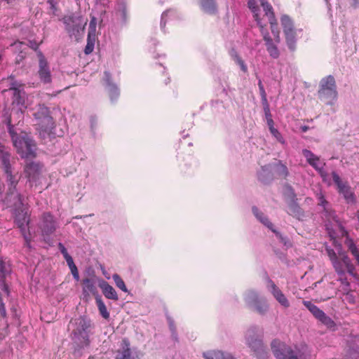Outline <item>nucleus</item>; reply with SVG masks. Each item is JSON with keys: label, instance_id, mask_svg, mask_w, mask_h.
<instances>
[{"label": "nucleus", "instance_id": "6", "mask_svg": "<svg viewBox=\"0 0 359 359\" xmlns=\"http://www.w3.org/2000/svg\"><path fill=\"white\" fill-rule=\"evenodd\" d=\"M248 8L250 9L252 13H253V17L255 21L257 23V25L259 27L260 31L263 35L264 40L266 42V49L269 53L270 55L273 58H277L279 56V51L276 47V46L272 42L271 39L270 38L268 33H266L264 30V26L266 25L262 21L263 18H262L259 15V9L258 6L256 5L255 0H248Z\"/></svg>", "mask_w": 359, "mask_h": 359}, {"label": "nucleus", "instance_id": "40", "mask_svg": "<svg viewBox=\"0 0 359 359\" xmlns=\"http://www.w3.org/2000/svg\"><path fill=\"white\" fill-rule=\"evenodd\" d=\"M69 269H70L71 273H72L74 278L78 281L79 280V271H78L76 266V265L73 266L72 267H71Z\"/></svg>", "mask_w": 359, "mask_h": 359}, {"label": "nucleus", "instance_id": "9", "mask_svg": "<svg viewBox=\"0 0 359 359\" xmlns=\"http://www.w3.org/2000/svg\"><path fill=\"white\" fill-rule=\"evenodd\" d=\"M7 82L8 83V89L6 91H9L12 94L13 104L16 105L22 112L28 107L26 103L27 95L24 90L25 85L15 81L13 77L8 79Z\"/></svg>", "mask_w": 359, "mask_h": 359}, {"label": "nucleus", "instance_id": "52", "mask_svg": "<svg viewBox=\"0 0 359 359\" xmlns=\"http://www.w3.org/2000/svg\"><path fill=\"white\" fill-rule=\"evenodd\" d=\"M6 1H7V2H8V3H9V2H10V0H6Z\"/></svg>", "mask_w": 359, "mask_h": 359}, {"label": "nucleus", "instance_id": "32", "mask_svg": "<svg viewBox=\"0 0 359 359\" xmlns=\"http://www.w3.org/2000/svg\"><path fill=\"white\" fill-rule=\"evenodd\" d=\"M229 54H230L231 59L235 62L236 64H237L240 67L241 69L243 72H247L248 67H247L246 65L245 64L244 61L242 60V58L238 54V53L234 49H232V50H231Z\"/></svg>", "mask_w": 359, "mask_h": 359}, {"label": "nucleus", "instance_id": "28", "mask_svg": "<svg viewBox=\"0 0 359 359\" xmlns=\"http://www.w3.org/2000/svg\"><path fill=\"white\" fill-rule=\"evenodd\" d=\"M200 5L203 12L208 14H215L217 12L215 0H200Z\"/></svg>", "mask_w": 359, "mask_h": 359}, {"label": "nucleus", "instance_id": "1", "mask_svg": "<svg viewBox=\"0 0 359 359\" xmlns=\"http://www.w3.org/2000/svg\"><path fill=\"white\" fill-rule=\"evenodd\" d=\"M333 221L334 224H326V229L331 239L333 241L332 244L334 245V248L326 246L327 255L338 276H344L346 273H348L350 275L355 276L353 265L345 252L342 250L341 245L336 240V231L339 230L343 234L344 230L339 221L335 219L334 217H333Z\"/></svg>", "mask_w": 359, "mask_h": 359}, {"label": "nucleus", "instance_id": "19", "mask_svg": "<svg viewBox=\"0 0 359 359\" xmlns=\"http://www.w3.org/2000/svg\"><path fill=\"white\" fill-rule=\"evenodd\" d=\"M96 29L97 19L95 17L91 16L88 27L87 44L84 50V52L86 55H88L93 51L95 43L96 41Z\"/></svg>", "mask_w": 359, "mask_h": 359}, {"label": "nucleus", "instance_id": "7", "mask_svg": "<svg viewBox=\"0 0 359 359\" xmlns=\"http://www.w3.org/2000/svg\"><path fill=\"white\" fill-rule=\"evenodd\" d=\"M246 344L261 359L266 356V348L262 342V332L257 327L248 329L245 333Z\"/></svg>", "mask_w": 359, "mask_h": 359}, {"label": "nucleus", "instance_id": "44", "mask_svg": "<svg viewBox=\"0 0 359 359\" xmlns=\"http://www.w3.org/2000/svg\"><path fill=\"white\" fill-rule=\"evenodd\" d=\"M0 313L3 317H5L6 315L5 305L2 302V299L0 298Z\"/></svg>", "mask_w": 359, "mask_h": 359}, {"label": "nucleus", "instance_id": "10", "mask_svg": "<svg viewBox=\"0 0 359 359\" xmlns=\"http://www.w3.org/2000/svg\"><path fill=\"white\" fill-rule=\"evenodd\" d=\"M87 21V19H84L81 15H69L63 18L67 32L71 36H74L76 40L83 36Z\"/></svg>", "mask_w": 359, "mask_h": 359}, {"label": "nucleus", "instance_id": "14", "mask_svg": "<svg viewBox=\"0 0 359 359\" xmlns=\"http://www.w3.org/2000/svg\"><path fill=\"white\" fill-rule=\"evenodd\" d=\"M333 181L337 187L338 191L341 194L347 203H353L355 201L354 194L347 182H343L335 172L332 173Z\"/></svg>", "mask_w": 359, "mask_h": 359}, {"label": "nucleus", "instance_id": "43", "mask_svg": "<svg viewBox=\"0 0 359 359\" xmlns=\"http://www.w3.org/2000/svg\"><path fill=\"white\" fill-rule=\"evenodd\" d=\"M318 199L319 201V205H320L325 208V204L327 203V201H325L323 195L321 193L318 194Z\"/></svg>", "mask_w": 359, "mask_h": 359}, {"label": "nucleus", "instance_id": "31", "mask_svg": "<svg viewBox=\"0 0 359 359\" xmlns=\"http://www.w3.org/2000/svg\"><path fill=\"white\" fill-rule=\"evenodd\" d=\"M40 170V165L36 163H27L25 168V172L28 178L32 179L36 177Z\"/></svg>", "mask_w": 359, "mask_h": 359}, {"label": "nucleus", "instance_id": "42", "mask_svg": "<svg viewBox=\"0 0 359 359\" xmlns=\"http://www.w3.org/2000/svg\"><path fill=\"white\" fill-rule=\"evenodd\" d=\"M64 257H65L69 268L72 267L73 266H75L73 259L69 255H67Z\"/></svg>", "mask_w": 359, "mask_h": 359}, {"label": "nucleus", "instance_id": "47", "mask_svg": "<svg viewBox=\"0 0 359 359\" xmlns=\"http://www.w3.org/2000/svg\"><path fill=\"white\" fill-rule=\"evenodd\" d=\"M266 121H267V124H268L269 130L275 128L273 126V121L271 118V117H268V118H266Z\"/></svg>", "mask_w": 359, "mask_h": 359}, {"label": "nucleus", "instance_id": "41", "mask_svg": "<svg viewBox=\"0 0 359 359\" xmlns=\"http://www.w3.org/2000/svg\"><path fill=\"white\" fill-rule=\"evenodd\" d=\"M263 104L266 118H268V117H271L268 102L266 101V103L263 102Z\"/></svg>", "mask_w": 359, "mask_h": 359}, {"label": "nucleus", "instance_id": "17", "mask_svg": "<svg viewBox=\"0 0 359 359\" xmlns=\"http://www.w3.org/2000/svg\"><path fill=\"white\" fill-rule=\"evenodd\" d=\"M303 304L309 309V311L314 316L316 319L320 321L327 327L332 328L334 326V321L312 302L310 301H304Z\"/></svg>", "mask_w": 359, "mask_h": 359}, {"label": "nucleus", "instance_id": "30", "mask_svg": "<svg viewBox=\"0 0 359 359\" xmlns=\"http://www.w3.org/2000/svg\"><path fill=\"white\" fill-rule=\"evenodd\" d=\"M252 212L255 216L257 217L258 220H259L260 222H262L264 226H267L272 231L276 232V231L273 229L272 224L270 222L268 218L264 216V213H262L258 210L257 208L253 207Z\"/></svg>", "mask_w": 359, "mask_h": 359}, {"label": "nucleus", "instance_id": "22", "mask_svg": "<svg viewBox=\"0 0 359 359\" xmlns=\"http://www.w3.org/2000/svg\"><path fill=\"white\" fill-rule=\"evenodd\" d=\"M3 167L6 174L7 180L10 183L9 193L7 197L11 194H16L17 192L14 191L16 184H18V179L15 175L12 174L11 166L10 162H8V156H4L3 158Z\"/></svg>", "mask_w": 359, "mask_h": 359}, {"label": "nucleus", "instance_id": "21", "mask_svg": "<svg viewBox=\"0 0 359 359\" xmlns=\"http://www.w3.org/2000/svg\"><path fill=\"white\" fill-rule=\"evenodd\" d=\"M40 228L43 236H48L53 233L56 229V224L53 216L49 213L43 215L40 224Z\"/></svg>", "mask_w": 359, "mask_h": 359}, {"label": "nucleus", "instance_id": "20", "mask_svg": "<svg viewBox=\"0 0 359 359\" xmlns=\"http://www.w3.org/2000/svg\"><path fill=\"white\" fill-rule=\"evenodd\" d=\"M302 154L309 165H311L313 168L318 170L322 176H323V170L325 165V162L322 161L320 157L315 155L308 149H304L302 151Z\"/></svg>", "mask_w": 359, "mask_h": 359}, {"label": "nucleus", "instance_id": "48", "mask_svg": "<svg viewBox=\"0 0 359 359\" xmlns=\"http://www.w3.org/2000/svg\"><path fill=\"white\" fill-rule=\"evenodd\" d=\"M169 325H170V330L174 332V325H173V323L172 320H169Z\"/></svg>", "mask_w": 359, "mask_h": 359}, {"label": "nucleus", "instance_id": "36", "mask_svg": "<svg viewBox=\"0 0 359 359\" xmlns=\"http://www.w3.org/2000/svg\"><path fill=\"white\" fill-rule=\"evenodd\" d=\"M272 135L282 144H285V140L281 135V134L279 133V131L276 128H273L270 130Z\"/></svg>", "mask_w": 359, "mask_h": 359}, {"label": "nucleus", "instance_id": "8", "mask_svg": "<svg viewBox=\"0 0 359 359\" xmlns=\"http://www.w3.org/2000/svg\"><path fill=\"white\" fill-rule=\"evenodd\" d=\"M318 95L320 99L327 104L332 105L335 103L338 93L335 80L332 76H326L321 80Z\"/></svg>", "mask_w": 359, "mask_h": 359}, {"label": "nucleus", "instance_id": "33", "mask_svg": "<svg viewBox=\"0 0 359 359\" xmlns=\"http://www.w3.org/2000/svg\"><path fill=\"white\" fill-rule=\"evenodd\" d=\"M95 300L100 313L104 319H108L109 318V313L108 312L104 303L100 297H97Z\"/></svg>", "mask_w": 359, "mask_h": 359}, {"label": "nucleus", "instance_id": "5", "mask_svg": "<svg viewBox=\"0 0 359 359\" xmlns=\"http://www.w3.org/2000/svg\"><path fill=\"white\" fill-rule=\"evenodd\" d=\"M271 346L276 359H309V355L305 350L287 346L278 340H273Z\"/></svg>", "mask_w": 359, "mask_h": 359}, {"label": "nucleus", "instance_id": "50", "mask_svg": "<svg viewBox=\"0 0 359 359\" xmlns=\"http://www.w3.org/2000/svg\"><path fill=\"white\" fill-rule=\"evenodd\" d=\"M38 47V45L35 44L34 46H32L33 48L36 49Z\"/></svg>", "mask_w": 359, "mask_h": 359}, {"label": "nucleus", "instance_id": "16", "mask_svg": "<svg viewBox=\"0 0 359 359\" xmlns=\"http://www.w3.org/2000/svg\"><path fill=\"white\" fill-rule=\"evenodd\" d=\"M37 55L39 57V69L37 72L39 79L44 84L50 83L52 75L48 61L41 52H38Z\"/></svg>", "mask_w": 359, "mask_h": 359}, {"label": "nucleus", "instance_id": "45", "mask_svg": "<svg viewBox=\"0 0 359 359\" xmlns=\"http://www.w3.org/2000/svg\"><path fill=\"white\" fill-rule=\"evenodd\" d=\"M171 12L170 11H167L165 12H164L163 14H162V16H161V27H164L165 26V17L167 16L168 13Z\"/></svg>", "mask_w": 359, "mask_h": 359}, {"label": "nucleus", "instance_id": "4", "mask_svg": "<svg viewBox=\"0 0 359 359\" xmlns=\"http://www.w3.org/2000/svg\"><path fill=\"white\" fill-rule=\"evenodd\" d=\"M13 143L18 153L22 158H34L36 154V145L29 136L25 132L15 133L12 128H9Z\"/></svg>", "mask_w": 359, "mask_h": 359}, {"label": "nucleus", "instance_id": "34", "mask_svg": "<svg viewBox=\"0 0 359 359\" xmlns=\"http://www.w3.org/2000/svg\"><path fill=\"white\" fill-rule=\"evenodd\" d=\"M83 292L85 294H89L90 293H93L95 292V287L94 285V283L90 280L89 278H86L83 280Z\"/></svg>", "mask_w": 359, "mask_h": 359}, {"label": "nucleus", "instance_id": "39", "mask_svg": "<svg viewBox=\"0 0 359 359\" xmlns=\"http://www.w3.org/2000/svg\"><path fill=\"white\" fill-rule=\"evenodd\" d=\"M259 90H260L261 95H262V102L266 103V101H267L266 95L265 90L264 89V87H263L261 81L259 82Z\"/></svg>", "mask_w": 359, "mask_h": 359}, {"label": "nucleus", "instance_id": "3", "mask_svg": "<svg viewBox=\"0 0 359 359\" xmlns=\"http://www.w3.org/2000/svg\"><path fill=\"white\" fill-rule=\"evenodd\" d=\"M90 327V320L84 317H79L71 322L72 340L77 348H81L89 345Z\"/></svg>", "mask_w": 359, "mask_h": 359}, {"label": "nucleus", "instance_id": "2", "mask_svg": "<svg viewBox=\"0 0 359 359\" xmlns=\"http://www.w3.org/2000/svg\"><path fill=\"white\" fill-rule=\"evenodd\" d=\"M6 202L9 207L13 208L15 222L20 229L27 246L29 248L31 240L27 234V231H29V215L24 198L19 194H11L6 197Z\"/></svg>", "mask_w": 359, "mask_h": 359}, {"label": "nucleus", "instance_id": "35", "mask_svg": "<svg viewBox=\"0 0 359 359\" xmlns=\"http://www.w3.org/2000/svg\"><path fill=\"white\" fill-rule=\"evenodd\" d=\"M114 283L117 287H118L122 291L127 292L128 289L125 285L124 281L122 280V278L116 273L114 274L112 276Z\"/></svg>", "mask_w": 359, "mask_h": 359}, {"label": "nucleus", "instance_id": "25", "mask_svg": "<svg viewBox=\"0 0 359 359\" xmlns=\"http://www.w3.org/2000/svg\"><path fill=\"white\" fill-rule=\"evenodd\" d=\"M205 359H235L231 353L219 350H210L203 354Z\"/></svg>", "mask_w": 359, "mask_h": 359}, {"label": "nucleus", "instance_id": "18", "mask_svg": "<svg viewBox=\"0 0 359 359\" xmlns=\"http://www.w3.org/2000/svg\"><path fill=\"white\" fill-rule=\"evenodd\" d=\"M267 172H273L274 175L281 177H285L288 175L287 168L285 164H283L281 161H278L272 165L264 166L262 168V171L259 172V179L262 181H264V173Z\"/></svg>", "mask_w": 359, "mask_h": 359}, {"label": "nucleus", "instance_id": "24", "mask_svg": "<svg viewBox=\"0 0 359 359\" xmlns=\"http://www.w3.org/2000/svg\"><path fill=\"white\" fill-rule=\"evenodd\" d=\"M116 359H140V358L137 355H132L129 341L124 339L121 341V348L117 351Z\"/></svg>", "mask_w": 359, "mask_h": 359}, {"label": "nucleus", "instance_id": "37", "mask_svg": "<svg viewBox=\"0 0 359 359\" xmlns=\"http://www.w3.org/2000/svg\"><path fill=\"white\" fill-rule=\"evenodd\" d=\"M4 156H8V162H10L11 154H10L9 151L5 148V147L4 145H2L0 143V159H1L2 163H3V158Z\"/></svg>", "mask_w": 359, "mask_h": 359}, {"label": "nucleus", "instance_id": "23", "mask_svg": "<svg viewBox=\"0 0 359 359\" xmlns=\"http://www.w3.org/2000/svg\"><path fill=\"white\" fill-rule=\"evenodd\" d=\"M269 290L273 294V297L278 302V303L285 308L290 306V303L285 294L276 285V284L269 280L267 285Z\"/></svg>", "mask_w": 359, "mask_h": 359}, {"label": "nucleus", "instance_id": "49", "mask_svg": "<svg viewBox=\"0 0 359 359\" xmlns=\"http://www.w3.org/2000/svg\"><path fill=\"white\" fill-rule=\"evenodd\" d=\"M49 3H50V4L51 5V8H54V7H55V3L53 2V1H52V0H51V1H49Z\"/></svg>", "mask_w": 359, "mask_h": 359}, {"label": "nucleus", "instance_id": "12", "mask_svg": "<svg viewBox=\"0 0 359 359\" xmlns=\"http://www.w3.org/2000/svg\"><path fill=\"white\" fill-rule=\"evenodd\" d=\"M36 119V125L42 130H47L53 124V118L49 115L48 109L43 105H39L37 111L34 113Z\"/></svg>", "mask_w": 359, "mask_h": 359}, {"label": "nucleus", "instance_id": "11", "mask_svg": "<svg viewBox=\"0 0 359 359\" xmlns=\"http://www.w3.org/2000/svg\"><path fill=\"white\" fill-rule=\"evenodd\" d=\"M245 302L251 306L255 311L261 315L265 314L269 305L265 299H260L257 293L254 290H249L245 294Z\"/></svg>", "mask_w": 359, "mask_h": 359}, {"label": "nucleus", "instance_id": "46", "mask_svg": "<svg viewBox=\"0 0 359 359\" xmlns=\"http://www.w3.org/2000/svg\"><path fill=\"white\" fill-rule=\"evenodd\" d=\"M59 248L60 250L61 253L63 255L64 257H65L66 255H69V253L67 252V249L65 248V247L62 243H59Z\"/></svg>", "mask_w": 359, "mask_h": 359}, {"label": "nucleus", "instance_id": "15", "mask_svg": "<svg viewBox=\"0 0 359 359\" xmlns=\"http://www.w3.org/2000/svg\"><path fill=\"white\" fill-rule=\"evenodd\" d=\"M261 6L263 7L264 15L268 18V20L271 25V29L272 34L274 36V40L276 43L280 42L279 31L277 28L276 20L274 17V13L271 6L267 2V0H259Z\"/></svg>", "mask_w": 359, "mask_h": 359}, {"label": "nucleus", "instance_id": "29", "mask_svg": "<svg viewBox=\"0 0 359 359\" xmlns=\"http://www.w3.org/2000/svg\"><path fill=\"white\" fill-rule=\"evenodd\" d=\"M8 265L3 260L2 258H0V278H2V280H0V285L7 294H8V287L6 286L3 278L6 276L7 273H8Z\"/></svg>", "mask_w": 359, "mask_h": 359}, {"label": "nucleus", "instance_id": "38", "mask_svg": "<svg viewBox=\"0 0 359 359\" xmlns=\"http://www.w3.org/2000/svg\"><path fill=\"white\" fill-rule=\"evenodd\" d=\"M339 276V280L342 284V285L344 287L343 289H344V292H347L348 290L349 283L348 282L346 278H344V276Z\"/></svg>", "mask_w": 359, "mask_h": 359}, {"label": "nucleus", "instance_id": "13", "mask_svg": "<svg viewBox=\"0 0 359 359\" xmlns=\"http://www.w3.org/2000/svg\"><path fill=\"white\" fill-rule=\"evenodd\" d=\"M281 25L287 46L291 50H294L296 44V31L294 29L292 21L287 15H283L281 18Z\"/></svg>", "mask_w": 359, "mask_h": 359}, {"label": "nucleus", "instance_id": "27", "mask_svg": "<svg viewBox=\"0 0 359 359\" xmlns=\"http://www.w3.org/2000/svg\"><path fill=\"white\" fill-rule=\"evenodd\" d=\"M104 80L106 83L107 90L109 93V96L111 100H116L119 95L118 89L116 85L112 83L110 81V75L109 72L104 73Z\"/></svg>", "mask_w": 359, "mask_h": 359}, {"label": "nucleus", "instance_id": "26", "mask_svg": "<svg viewBox=\"0 0 359 359\" xmlns=\"http://www.w3.org/2000/svg\"><path fill=\"white\" fill-rule=\"evenodd\" d=\"M99 286L101 288L105 297L115 301L118 299V297L116 290L108 283L103 280L100 283Z\"/></svg>", "mask_w": 359, "mask_h": 359}, {"label": "nucleus", "instance_id": "51", "mask_svg": "<svg viewBox=\"0 0 359 359\" xmlns=\"http://www.w3.org/2000/svg\"><path fill=\"white\" fill-rule=\"evenodd\" d=\"M318 283H319V282L315 283V284H314L315 287H316V286H317V284H318Z\"/></svg>", "mask_w": 359, "mask_h": 359}]
</instances>
